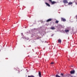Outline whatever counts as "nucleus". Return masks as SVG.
<instances>
[{
  "mask_svg": "<svg viewBox=\"0 0 77 77\" xmlns=\"http://www.w3.org/2000/svg\"><path fill=\"white\" fill-rule=\"evenodd\" d=\"M63 2L64 3H68V2L67 0H64L63 1Z\"/></svg>",
  "mask_w": 77,
  "mask_h": 77,
  "instance_id": "2",
  "label": "nucleus"
},
{
  "mask_svg": "<svg viewBox=\"0 0 77 77\" xmlns=\"http://www.w3.org/2000/svg\"><path fill=\"white\" fill-rule=\"evenodd\" d=\"M75 73V70H73L72 71H71L70 72V74H74Z\"/></svg>",
  "mask_w": 77,
  "mask_h": 77,
  "instance_id": "4",
  "label": "nucleus"
},
{
  "mask_svg": "<svg viewBox=\"0 0 77 77\" xmlns=\"http://www.w3.org/2000/svg\"><path fill=\"white\" fill-rule=\"evenodd\" d=\"M21 34L22 35H23V33H21Z\"/></svg>",
  "mask_w": 77,
  "mask_h": 77,
  "instance_id": "17",
  "label": "nucleus"
},
{
  "mask_svg": "<svg viewBox=\"0 0 77 77\" xmlns=\"http://www.w3.org/2000/svg\"><path fill=\"white\" fill-rule=\"evenodd\" d=\"M72 2H69L68 3V5H72Z\"/></svg>",
  "mask_w": 77,
  "mask_h": 77,
  "instance_id": "12",
  "label": "nucleus"
},
{
  "mask_svg": "<svg viewBox=\"0 0 77 77\" xmlns=\"http://www.w3.org/2000/svg\"><path fill=\"white\" fill-rule=\"evenodd\" d=\"M49 1L51 3L52 5H54V4H56V2L55 1L52 2V0H49Z\"/></svg>",
  "mask_w": 77,
  "mask_h": 77,
  "instance_id": "1",
  "label": "nucleus"
},
{
  "mask_svg": "<svg viewBox=\"0 0 77 77\" xmlns=\"http://www.w3.org/2000/svg\"><path fill=\"white\" fill-rule=\"evenodd\" d=\"M58 43H61V42H62V41L60 39H59L58 40Z\"/></svg>",
  "mask_w": 77,
  "mask_h": 77,
  "instance_id": "8",
  "label": "nucleus"
},
{
  "mask_svg": "<svg viewBox=\"0 0 77 77\" xmlns=\"http://www.w3.org/2000/svg\"><path fill=\"white\" fill-rule=\"evenodd\" d=\"M45 4H46V5L47 6H48V7H50V4H49L46 2L45 3Z\"/></svg>",
  "mask_w": 77,
  "mask_h": 77,
  "instance_id": "6",
  "label": "nucleus"
},
{
  "mask_svg": "<svg viewBox=\"0 0 77 77\" xmlns=\"http://www.w3.org/2000/svg\"><path fill=\"white\" fill-rule=\"evenodd\" d=\"M61 20L63 21H66V19L63 18H61Z\"/></svg>",
  "mask_w": 77,
  "mask_h": 77,
  "instance_id": "3",
  "label": "nucleus"
},
{
  "mask_svg": "<svg viewBox=\"0 0 77 77\" xmlns=\"http://www.w3.org/2000/svg\"><path fill=\"white\" fill-rule=\"evenodd\" d=\"M51 20H52V19H49L46 20V22H50V21H51Z\"/></svg>",
  "mask_w": 77,
  "mask_h": 77,
  "instance_id": "5",
  "label": "nucleus"
},
{
  "mask_svg": "<svg viewBox=\"0 0 77 77\" xmlns=\"http://www.w3.org/2000/svg\"><path fill=\"white\" fill-rule=\"evenodd\" d=\"M69 30L68 29H65V32H66V33H67V32H69Z\"/></svg>",
  "mask_w": 77,
  "mask_h": 77,
  "instance_id": "9",
  "label": "nucleus"
},
{
  "mask_svg": "<svg viewBox=\"0 0 77 77\" xmlns=\"http://www.w3.org/2000/svg\"><path fill=\"white\" fill-rule=\"evenodd\" d=\"M59 23V21H57V20H56V23Z\"/></svg>",
  "mask_w": 77,
  "mask_h": 77,
  "instance_id": "14",
  "label": "nucleus"
},
{
  "mask_svg": "<svg viewBox=\"0 0 77 77\" xmlns=\"http://www.w3.org/2000/svg\"><path fill=\"white\" fill-rule=\"evenodd\" d=\"M61 75H62V76H63V74H62V73H61Z\"/></svg>",
  "mask_w": 77,
  "mask_h": 77,
  "instance_id": "16",
  "label": "nucleus"
},
{
  "mask_svg": "<svg viewBox=\"0 0 77 77\" xmlns=\"http://www.w3.org/2000/svg\"><path fill=\"white\" fill-rule=\"evenodd\" d=\"M50 29L52 30H54V29H55L54 27H51L50 28Z\"/></svg>",
  "mask_w": 77,
  "mask_h": 77,
  "instance_id": "10",
  "label": "nucleus"
},
{
  "mask_svg": "<svg viewBox=\"0 0 77 77\" xmlns=\"http://www.w3.org/2000/svg\"><path fill=\"white\" fill-rule=\"evenodd\" d=\"M28 77H35L34 76L32 75H28Z\"/></svg>",
  "mask_w": 77,
  "mask_h": 77,
  "instance_id": "11",
  "label": "nucleus"
},
{
  "mask_svg": "<svg viewBox=\"0 0 77 77\" xmlns=\"http://www.w3.org/2000/svg\"><path fill=\"white\" fill-rule=\"evenodd\" d=\"M56 77H60V76H59L58 75H56Z\"/></svg>",
  "mask_w": 77,
  "mask_h": 77,
  "instance_id": "13",
  "label": "nucleus"
},
{
  "mask_svg": "<svg viewBox=\"0 0 77 77\" xmlns=\"http://www.w3.org/2000/svg\"><path fill=\"white\" fill-rule=\"evenodd\" d=\"M54 63V62H52L51 64H52V65H53V64Z\"/></svg>",
  "mask_w": 77,
  "mask_h": 77,
  "instance_id": "15",
  "label": "nucleus"
},
{
  "mask_svg": "<svg viewBox=\"0 0 77 77\" xmlns=\"http://www.w3.org/2000/svg\"><path fill=\"white\" fill-rule=\"evenodd\" d=\"M39 77H41V72L40 71L39 72Z\"/></svg>",
  "mask_w": 77,
  "mask_h": 77,
  "instance_id": "7",
  "label": "nucleus"
}]
</instances>
